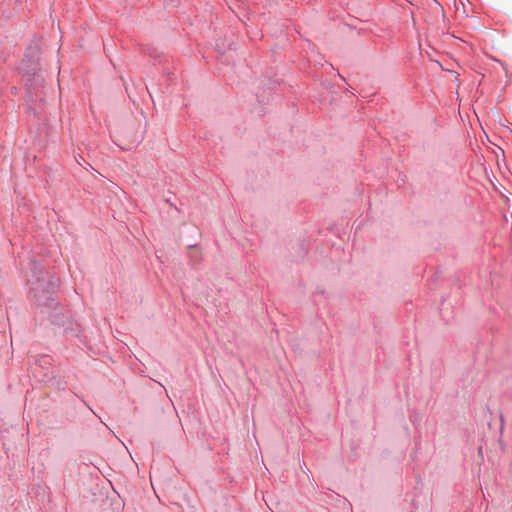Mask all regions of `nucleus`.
I'll return each instance as SVG.
<instances>
[{
    "instance_id": "1",
    "label": "nucleus",
    "mask_w": 512,
    "mask_h": 512,
    "mask_svg": "<svg viewBox=\"0 0 512 512\" xmlns=\"http://www.w3.org/2000/svg\"><path fill=\"white\" fill-rule=\"evenodd\" d=\"M42 280H43V279H41L40 277H36V281H35V283H36V284H40V282H41Z\"/></svg>"
}]
</instances>
